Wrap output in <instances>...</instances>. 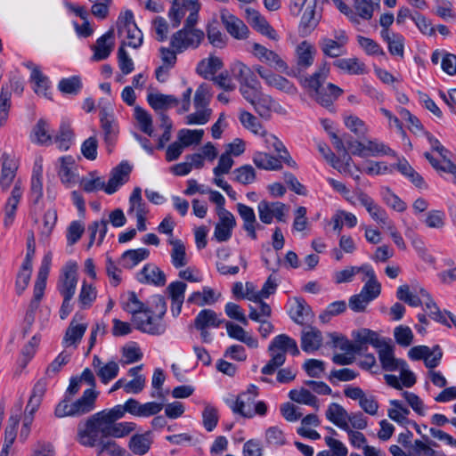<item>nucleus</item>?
<instances>
[{
  "instance_id": "f257e3e1",
  "label": "nucleus",
  "mask_w": 456,
  "mask_h": 456,
  "mask_svg": "<svg viewBox=\"0 0 456 456\" xmlns=\"http://www.w3.org/2000/svg\"><path fill=\"white\" fill-rule=\"evenodd\" d=\"M330 73V65L323 62L311 76L305 77L301 81L302 86L312 92L311 96L322 106L330 108L333 102L343 94V90L338 86L328 83L323 86Z\"/></svg>"
},
{
  "instance_id": "f03ea898",
  "label": "nucleus",
  "mask_w": 456,
  "mask_h": 456,
  "mask_svg": "<svg viewBox=\"0 0 456 456\" xmlns=\"http://www.w3.org/2000/svg\"><path fill=\"white\" fill-rule=\"evenodd\" d=\"M124 406L118 404L111 409L103 410L91 415L85 422L77 426V441L85 447H94L97 428L115 423L125 415Z\"/></svg>"
},
{
  "instance_id": "7ed1b4c3",
  "label": "nucleus",
  "mask_w": 456,
  "mask_h": 456,
  "mask_svg": "<svg viewBox=\"0 0 456 456\" xmlns=\"http://www.w3.org/2000/svg\"><path fill=\"white\" fill-rule=\"evenodd\" d=\"M117 28L119 36L126 33L127 45L133 48H139L143 40L142 33L137 27L134 13L131 10L120 12L117 20Z\"/></svg>"
},
{
  "instance_id": "20e7f679",
  "label": "nucleus",
  "mask_w": 456,
  "mask_h": 456,
  "mask_svg": "<svg viewBox=\"0 0 456 456\" xmlns=\"http://www.w3.org/2000/svg\"><path fill=\"white\" fill-rule=\"evenodd\" d=\"M132 322L136 330L152 336H160L167 330L166 322L153 314V310L150 307L142 315L135 316Z\"/></svg>"
},
{
  "instance_id": "39448f33",
  "label": "nucleus",
  "mask_w": 456,
  "mask_h": 456,
  "mask_svg": "<svg viewBox=\"0 0 456 456\" xmlns=\"http://www.w3.org/2000/svg\"><path fill=\"white\" fill-rule=\"evenodd\" d=\"M204 32L200 29L182 28L176 31L170 39V45L178 53L191 47L197 48L204 39Z\"/></svg>"
},
{
  "instance_id": "423d86ee",
  "label": "nucleus",
  "mask_w": 456,
  "mask_h": 456,
  "mask_svg": "<svg viewBox=\"0 0 456 456\" xmlns=\"http://www.w3.org/2000/svg\"><path fill=\"white\" fill-rule=\"evenodd\" d=\"M77 265L75 262H69L64 266L61 275L57 282V290L65 298H73L77 283Z\"/></svg>"
},
{
  "instance_id": "0eeeda50",
  "label": "nucleus",
  "mask_w": 456,
  "mask_h": 456,
  "mask_svg": "<svg viewBox=\"0 0 456 456\" xmlns=\"http://www.w3.org/2000/svg\"><path fill=\"white\" fill-rule=\"evenodd\" d=\"M408 356L412 361L424 360L425 366L432 370L440 364L443 352L438 345L432 349L428 346H416L409 350Z\"/></svg>"
},
{
  "instance_id": "6e6552de",
  "label": "nucleus",
  "mask_w": 456,
  "mask_h": 456,
  "mask_svg": "<svg viewBox=\"0 0 456 456\" xmlns=\"http://www.w3.org/2000/svg\"><path fill=\"white\" fill-rule=\"evenodd\" d=\"M133 167L128 161L123 160L110 172V179L104 188L105 193L111 195L129 181Z\"/></svg>"
},
{
  "instance_id": "1a4fd4ad",
  "label": "nucleus",
  "mask_w": 456,
  "mask_h": 456,
  "mask_svg": "<svg viewBox=\"0 0 456 456\" xmlns=\"http://www.w3.org/2000/svg\"><path fill=\"white\" fill-rule=\"evenodd\" d=\"M246 19L249 25L258 33L274 41L279 39L276 30L258 11L248 8L246 10Z\"/></svg>"
},
{
  "instance_id": "9d476101",
  "label": "nucleus",
  "mask_w": 456,
  "mask_h": 456,
  "mask_svg": "<svg viewBox=\"0 0 456 456\" xmlns=\"http://www.w3.org/2000/svg\"><path fill=\"white\" fill-rule=\"evenodd\" d=\"M253 53L260 61L280 72H286L288 69L286 61L278 53L258 43L253 44Z\"/></svg>"
},
{
  "instance_id": "9b49d317",
  "label": "nucleus",
  "mask_w": 456,
  "mask_h": 456,
  "mask_svg": "<svg viewBox=\"0 0 456 456\" xmlns=\"http://www.w3.org/2000/svg\"><path fill=\"white\" fill-rule=\"evenodd\" d=\"M220 17L225 29L232 37L238 40L248 37V28L240 19L230 13L226 9L221 11Z\"/></svg>"
},
{
  "instance_id": "f8f14e48",
  "label": "nucleus",
  "mask_w": 456,
  "mask_h": 456,
  "mask_svg": "<svg viewBox=\"0 0 456 456\" xmlns=\"http://www.w3.org/2000/svg\"><path fill=\"white\" fill-rule=\"evenodd\" d=\"M352 336L354 339V345L358 348L355 354H360L362 351L367 350L368 344L371 345L375 348H379L381 346H384L386 341L384 338H379L378 332L365 328L353 331Z\"/></svg>"
},
{
  "instance_id": "ddd939ff",
  "label": "nucleus",
  "mask_w": 456,
  "mask_h": 456,
  "mask_svg": "<svg viewBox=\"0 0 456 456\" xmlns=\"http://www.w3.org/2000/svg\"><path fill=\"white\" fill-rule=\"evenodd\" d=\"M136 428V424L134 422H115L110 425H104L103 427H100L97 428L96 437L94 442V447L97 444L99 436H102V438H121L127 435H129L132 431H134Z\"/></svg>"
},
{
  "instance_id": "4468645a",
  "label": "nucleus",
  "mask_w": 456,
  "mask_h": 456,
  "mask_svg": "<svg viewBox=\"0 0 456 456\" xmlns=\"http://www.w3.org/2000/svg\"><path fill=\"white\" fill-rule=\"evenodd\" d=\"M357 199L373 220L386 226L390 224L391 221L386 210L378 205L367 193L363 191L358 192Z\"/></svg>"
},
{
  "instance_id": "2eb2a0df",
  "label": "nucleus",
  "mask_w": 456,
  "mask_h": 456,
  "mask_svg": "<svg viewBox=\"0 0 456 456\" xmlns=\"http://www.w3.org/2000/svg\"><path fill=\"white\" fill-rule=\"evenodd\" d=\"M379 349V360L385 371H396L400 367L407 366L403 359L395 357L394 347L385 341V345Z\"/></svg>"
},
{
  "instance_id": "dca6fc26",
  "label": "nucleus",
  "mask_w": 456,
  "mask_h": 456,
  "mask_svg": "<svg viewBox=\"0 0 456 456\" xmlns=\"http://www.w3.org/2000/svg\"><path fill=\"white\" fill-rule=\"evenodd\" d=\"M114 28H110L105 34L96 40L95 45L92 47L94 51V61H103L110 56L114 46Z\"/></svg>"
},
{
  "instance_id": "f3484780",
  "label": "nucleus",
  "mask_w": 456,
  "mask_h": 456,
  "mask_svg": "<svg viewBox=\"0 0 456 456\" xmlns=\"http://www.w3.org/2000/svg\"><path fill=\"white\" fill-rule=\"evenodd\" d=\"M290 318L297 324L304 325L314 318L311 306L303 297H295L289 311Z\"/></svg>"
},
{
  "instance_id": "a211bd4d",
  "label": "nucleus",
  "mask_w": 456,
  "mask_h": 456,
  "mask_svg": "<svg viewBox=\"0 0 456 456\" xmlns=\"http://www.w3.org/2000/svg\"><path fill=\"white\" fill-rule=\"evenodd\" d=\"M98 392L94 388L86 389L83 395L77 401L71 403L72 417L81 416L92 411L95 407V401Z\"/></svg>"
},
{
  "instance_id": "6ab92c4d",
  "label": "nucleus",
  "mask_w": 456,
  "mask_h": 456,
  "mask_svg": "<svg viewBox=\"0 0 456 456\" xmlns=\"http://www.w3.org/2000/svg\"><path fill=\"white\" fill-rule=\"evenodd\" d=\"M268 351L282 353L285 356L287 353L293 356L300 354L297 341L286 334L274 337L269 344Z\"/></svg>"
},
{
  "instance_id": "aec40b11",
  "label": "nucleus",
  "mask_w": 456,
  "mask_h": 456,
  "mask_svg": "<svg viewBox=\"0 0 456 456\" xmlns=\"http://www.w3.org/2000/svg\"><path fill=\"white\" fill-rule=\"evenodd\" d=\"M137 280L141 283L153 284L162 287L166 284V274L158 266L152 264L145 265L137 274Z\"/></svg>"
},
{
  "instance_id": "412c9836",
  "label": "nucleus",
  "mask_w": 456,
  "mask_h": 456,
  "mask_svg": "<svg viewBox=\"0 0 456 456\" xmlns=\"http://www.w3.org/2000/svg\"><path fill=\"white\" fill-rule=\"evenodd\" d=\"M237 211L243 221L242 228L247 232V234L252 240H256V226H259V224L256 221V214L254 209L247 206L243 203H238Z\"/></svg>"
},
{
  "instance_id": "4be33fe9",
  "label": "nucleus",
  "mask_w": 456,
  "mask_h": 456,
  "mask_svg": "<svg viewBox=\"0 0 456 456\" xmlns=\"http://www.w3.org/2000/svg\"><path fill=\"white\" fill-rule=\"evenodd\" d=\"M22 193L21 183L20 181H17L5 204L4 223L6 227L10 226L14 221L17 207L22 197Z\"/></svg>"
},
{
  "instance_id": "5701e85b",
  "label": "nucleus",
  "mask_w": 456,
  "mask_h": 456,
  "mask_svg": "<svg viewBox=\"0 0 456 456\" xmlns=\"http://www.w3.org/2000/svg\"><path fill=\"white\" fill-rule=\"evenodd\" d=\"M152 443V433L146 431L143 434L133 435L128 442V448L134 454L142 456L150 451Z\"/></svg>"
},
{
  "instance_id": "b1692460",
  "label": "nucleus",
  "mask_w": 456,
  "mask_h": 456,
  "mask_svg": "<svg viewBox=\"0 0 456 456\" xmlns=\"http://www.w3.org/2000/svg\"><path fill=\"white\" fill-rule=\"evenodd\" d=\"M82 319H83V315H81L77 313L74 315L71 322L69 323V325L66 330V333H65L63 340H62V344L65 346H69L70 345L77 344L83 338V336L86 330L87 325L85 323H79V324L76 323V322L77 320H82Z\"/></svg>"
},
{
  "instance_id": "393cba45",
  "label": "nucleus",
  "mask_w": 456,
  "mask_h": 456,
  "mask_svg": "<svg viewBox=\"0 0 456 456\" xmlns=\"http://www.w3.org/2000/svg\"><path fill=\"white\" fill-rule=\"evenodd\" d=\"M298 72L306 70L314 63L315 49L307 41L300 43L296 50Z\"/></svg>"
},
{
  "instance_id": "a878e982",
  "label": "nucleus",
  "mask_w": 456,
  "mask_h": 456,
  "mask_svg": "<svg viewBox=\"0 0 456 456\" xmlns=\"http://www.w3.org/2000/svg\"><path fill=\"white\" fill-rule=\"evenodd\" d=\"M231 72L240 86L256 85L259 82L254 70L241 61H234L231 66Z\"/></svg>"
},
{
  "instance_id": "bb28decb",
  "label": "nucleus",
  "mask_w": 456,
  "mask_h": 456,
  "mask_svg": "<svg viewBox=\"0 0 456 456\" xmlns=\"http://www.w3.org/2000/svg\"><path fill=\"white\" fill-rule=\"evenodd\" d=\"M325 416L328 420L343 430L348 429L349 413L337 403H331L326 411Z\"/></svg>"
},
{
  "instance_id": "cd10ccee",
  "label": "nucleus",
  "mask_w": 456,
  "mask_h": 456,
  "mask_svg": "<svg viewBox=\"0 0 456 456\" xmlns=\"http://www.w3.org/2000/svg\"><path fill=\"white\" fill-rule=\"evenodd\" d=\"M225 321L219 319L216 313L212 309H203L200 311L194 319V327L196 330H203L204 328H218Z\"/></svg>"
},
{
  "instance_id": "c85d7f7f",
  "label": "nucleus",
  "mask_w": 456,
  "mask_h": 456,
  "mask_svg": "<svg viewBox=\"0 0 456 456\" xmlns=\"http://www.w3.org/2000/svg\"><path fill=\"white\" fill-rule=\"evenodd\" d=\"M255 398L250 396L248 393H241L238 395L236 401L230 405L233 413L240 414L244 418H253V405Z\"/></svg>"
},
{
  "instance_id": "c756f323",
  "label": "nucleus",
  "mask_w": 456,
  "mask_h": 456,
  "mask_svg": "<svg viewBox=\"0 0 456 456\" xmlns=\"http://www.w3.org/2000/svg\"><path fill=\"white\" fill-rule=\"evenodd\" d=\"M215 290L208 286L203 287L202 292L194 291L187 298L186 303L188 305H195L198 306L211 305L215 304L218 299Z\"/></svg>"
},
{
  "instance_id": "7c9ffc66",
  "label": "nucleus",
  "mask_w": 456,
  "mask_h": 456,
  "mask_svg": "<svg viewBox=\"0 0 456 456\" xmlns=\"http://www.w3.org/2000/svg\"><path fill=\"white\" fill-rule=\"evenodd\" d=\"M322 343V332L314 327L308 331H303L301 336V347L305 353L318 350Z\"/></svg>"
},
{
  "instance_id": "2f4dec72",
  "label": "nucleus",
  "mask_w": 456,
  "mask_h": 456,
  "mask_svg": "<svg viewBox=\"0 0 456 456\" xmlns=\"http://www.w3.org/2000/svg\"><path fill=\"white\" fill-rule=\"evenodd\" d=\"M147 102L155 110H166L178 105L179 102L175 96L163 94H149Z\"/></svg>"
},
{
  "instance_id": "473e14b6",
  "label": "nucleus",
  "mask_w": 456,
  "mask_h": 456,
  "mask_svg": "<svg viewBox=\"0 0 456 456\" xmlns=\"http://www.w3.org/2000/svg\"><path fill=\"white\" fill-rule=\"evenodd\" d=\"M150 256L148 248L128 249L121 256V265L126 269H132Z\"/></svg>"
},
{
  "instance_id": "72a5a7b5",
  "label": "nucleus",
  "mask_w": 456,
  "mask_h": 456,
  "mask_svg": "<svg viewBox=\"0 0 456 456\" xmlns=\"http://www.w3.org/2000/svg\"><path fill=\"white\" fill-rule=\"evenodd\" d=\"M98 448V456L106 453L110 456H129V452L119 446L114 440L102 438L99 436L96 446Z\"/></svg>"
},
{
  "instance_id": "f704fd0d",
  "label": "nucleus",
  "mask_w": 456,
  "mask_h": 456,
  "mask_svg": "<svg viewBox=\"0 0 456 456\" xmlns=\"http://www.w3.org/2000/svg\"><path fill=\"white\" fill-rule=\"evenodd\" d=\"M333 65L350 75H362L366 72L365 64L358 58L338 59Z\"/></svg>"
},
{
  "instance_id": "c9c22d12",
  "label": "nucleus",
  "mask_w": 456,
  "mask_h": 456,
  "mask_svg": "<svg viewBox=\"0 0 456 456\" xmlns=\"http://www.w3.org/2000/svg\"><path fill=\"white\" fill-rule=\"evenodd\" d=\"M171 250V263L175 268H181L187 265L188 260L186 257L185 246L181 240H170Z\"/></svg>"
},
{
  "instance_id": "e433bc0d",
  "label": "nucleus",
  "mask_w": 456,
  "mask_h": 456,
  "mask_svg": "<svg viewBox=\"0 0 456 456\" xmlns=\"http://www.w3.org/2000/svg\"><path fill=\"white\" fill-rule=\"evenodd\" d=\"M315 3L313 6H308L300 20L299 32L302 36L309 35L318 25L319 20L315 18Z\"/></svg>"
},
{
  "instance_id": "4c0bfd02",
  "label": "nucleus",
  "mask_w": 456,
  "mask_h": 456,
  "mask_svg": "<svg viewBox=\"0 0 456 456\" xmlns=\"http://www.w3.org/2000/svg\"><path fill=\"white\" fill-rule=\"evenodd\" d=\"M253 162L258 168L265 170H279L282 167L280 159L265 152H256Z\"/></svg>"
},
{
  "instance_id": "58836bf2",
  "label": "nucleus",
  "mask_w": 456,
  "mask_h": 456,
  "mask_svg": "<svg viewBox=\"0 0 456 456\" xmlns=\"http://www.w3.org/2000/svg\"><path fill=\"white\" fill-rule=\"evenodd\" d=\"M239 119L245 128L250 130L255 134L261 136H265L267 134L266 130L263 127L257 118L248 111H240Z\"/></svg>"
},
{
  "instance_id": "ea45409f",
  "label": "nucleus",
  "mask_w": 456,
  "mask_h": 456,
  "mask_svg": "<svg viewBox=\"0 0 456 456\" xmlns=\"http://www.w3.org/2000/svg\"><path fill=\"white\" fill-rule=\"evenodd\" d=\"M207 36L209 43L213 46L223 48L226 45V37L221 32L220 25L216 20L208 24Z\"/></svg>"
},
{
  "instance_id": "a19ab883",
  "label": "nucleus",
  "mask_w": 456,
  "mask_h": 456,
  "mask_svg": "<svg viewBox=\"0 0 456 456\" xmlns=\"http://www.w3.org/2000/svg\"><path fill=\"white\" fill-rule=\"evenodd\" d=\"M148 307L138 299L137 295L134 291L127 293L126 301L123 303V309L132 314V321L134 320L135 316L142 315Z\"/></svg>"
},
{
  "instance_id": "79ce46f5",
  "label": "nucleus",
  "mask_w": 456,
  "mask_h": 456,
  "mask_svg": "<svg viewBox=\"0 0 456 456\" xmlns=\"http://www.w3.org/2000/svg\"><path fill=\"white\" fill-rule=\"evenodd\" d=\"M74 133L69 123L62 122L60 126L59 133L55 137V142L58 148L62 151H68L72 144Z\"/></svg>"
},
{
  "instance_id": "37998d69",
  "label": "nucleus",
  "mask_w": 456,
  "mask_h": 456,
  "mask_svg": "<svg viewBox=\"0 0 456 456\" xmlns=\"http://www.w3.org/2000/svg\"><path fill=\"white\" fill-rule=\"evenodd\" d=\"M61 166L58 175L63 183H71L76 182V175L72 171L74 159L71 156H64L60 159Z\"/></svg>"
},
{
  "instance_id": "c03bdc74",
  "label": "nucleus",
  "mask_w": 456,
  "mask_h": 456,
  "mask_svg": "<svg viewBox=\"0 0 456 456\" xmlns=\"http://www.w3.org/2000/svg\"><path fill=\"white\" fill-rule=\"evenodd\" d=\"M289 397L296 403L310 405L316 409L319 408L317 397L305 388L290 390Z\"/></svg>"
},
{
  "instance_id": "a18cd8bd",
  "label": "nucleus",
  "mask_w": 456,
  "mask_h": 456,
  "mask_svg": "<svg viewBox=\"0 0 456 456\" xmlns=\"http://www.w3.org/2000/svg\"><path fill=\"white\" fill-rule=\"evenodd\" d=\"M30 80L35 84L33 90L37 94H43L49 98L47 90L49 89V78L45 76L39 68H34L30 75Z\"/></svg>"
},
{
  "instance_id": "49530a36",
  "label": "nucleus",
  "mask_w": 456,
  "mask_h": 456,
  "mask_svg": "<svg viewBox=\"0 0 456 456\" xmlns=\"http://www.w3.org/2000/svg\"><path fill=\"white\" fill-rule=\"evenodd\" d=\"M319 45L323 54L328 57L336 58L346 53V48L331 38L323 37Z\"/></svg>"
},
{
  "instance_id": "de8ad7c7",
  "label": "nucleus",
  "mask_w": 456,
  "mask_h": 456,
  "mask_svg": "<svg viewBox=\"0 0 456 456\" xmlns=\"http://www.w3.org/2000/svg\"><path fill=\"white\" fill-rule=\"evenodd\" d=\"M82 86V81L78 76L62 78L60 80L58 85V88L62 94L73 95L78 94Z\"/></svg>"
},
{
  "instance_id": "09e8293b",
  "label": "nucleus",
  "mask_w": 456,
  "mask_h": 456,
  "mask_svg": "<svg viewBox=\"0 0 456 456\" xmlns=\"http://www.w3.org/2000/svg\"><path fill=\"white\" fill-rule=\"evenodd\" d=\"M223 62L218 57H210L208 62L205 63L203 61L198 65L197 72L203 78L208 79L209 75H214L217 70L221 69Z\"/></svg>"
},
{
  "instance_id": "8fccbe9b",
  "label": "nucleus",
  "mask_w": 456,
  "mask_h": 456,
  "mask_svg": "<svg viewBox=\"0 0 456 456\" xmlns=\"http://www.w3.org/2000/svg\"><path fill=\"white\" fill-rule=\"evenodd\" d=\"M273 100L271 96L260 94L259 96L252 103L255 110L265 118L271 117V109L273 107Z\"/></svg>"
},
{
  "instance_id": "3c124183",
  "label": "nucleus",
  "mask_w": 456,
  "mask_h": 456,
  "mask_svg": "<svg viewBox=\"0 0 456 456\" xmlns=\"http://www.w3.org/2000/svg\"><path fill=\"white\" fill-rule=\"evenodd\" d=\"M134 118L139 123L140 129L149 136H152V118L149 112L137 106L134 108Z\"/></svg>"
},
{
  "instance_id": "603ef678",
  "label": "nucleus",
  "mask_w": 456,
  "mask_h": 456,
  "mask_svg": "<svg viewBox=\"0 0 456 456\" xmlns=\"http://www.w3.org/2000/svg\"><path fill=\"white\" fill-rule=\"evenodd\" d=\"M204 131L202 129H181L178 133V139L183 147L198 144L202 140Z\"/></svg>"
},
{
  "instance_id": "864d4df0",
  "label": "nucleus",
  "mask_w": 456,
  "mask_h": 456,
  "mask_svg": "<svg viewBox=\"0 0 456 456\" xmlns=\"http://www.w3.org/2000/svg\"><path fill=\"white\" fill-rule=\"evenodd\" d=\"M268 352L270 354L271 359L264 367H262L261 373L263 375L274 374L286 362V356L282 353H275L273 351Z\"/></svg>"
},
{
  "instance_id": "5fc2aeb1",
  "label": "nucleus",
  "mask_w": 456,
  "mask_h": 456,
  "mask_svg": "<svg viewBox=\"0 0 456 456\" xmlns=\"http://www.w3.org/2000/svg\"><path fill=\"white\" fill-rule=\"evenodd\" d=\"M96 294L95 288L84 281L78 295L80 307L82 309L89 308L96 299Z\"/></svg>"
},
{
  "instance_id": "6e6d98bb",
  "label": "nucleus",
  "mask_w": 456,
  "mask_h": 456,
  "mask_svg": "<svg viewBox=\"0 0 456 456\" xmlns=\"http://www.w3.org/2000/svg\"><path fill=\"white\" fill-rule=\"evenodd\" d=\"M233 174V180L244 185L252 183L256 180V171L250 165H244L234 169Z\"/></svg>"
},
{
  "instance_id": "4d7b16f0",
  "label": "nucleus",
  "mask_w": 456,
  "mask_h": 456,
  "mask_svg": "<svg viewBox=\"0 0 456 456\" xmlns=\"http://www.w3.org/2000/svg\"><path fill=\"white\" fill-rule=\"evenodd\" d=\"M118 364L114 361H110L97 370L96 374L103 384H108L118 376Z\"/></svg>"
},
{
  "instance_id": "13d9d810",
  "label": "nucleus",
  "mask_w": 456,
  "mask_h": 456,
  "mask_svg": "<svg viewBox=\"0 0 456 456\" xmlns=\"http://www.w3.org/2000/svg\"><path fill=\"white\" fill-rule=\"evenodd\" d=\"M219 419L217 410L211 406L207 405L202 411V423L208 432L213 431L217 426Z\"/></svg>"
},
{
  "instance_id": "bf43d9fd",
  "label": "nucleus",
  "mask_w": 456,
  "mask_h": 456,
  "mask_svg": "<svg viewBox=\"0 0 456 456\" xmlns=\"http://www.w3.org/2000/svg\"><path fill=\"white\" fill-rule=\"evenodd\" d=\"M277 288V283L272 279L270 276L266 281L264 283L261 290L256 292V295L250 296L249 293H247V299L252 302H260L261 298H267L269 296L275 293Z\"/></svg>"
},
{
  "instance_id": "052dcab7",
  "label": "nucleus",
  "mask_w": 456,
  "mask_h": 456,
  "mask_svg": "<svg viewBox=\"0 0 456 456\" xmlns=\"http://www.w3.org/2000/svg\"><path fill=\"white\" fill-rule=\"evenodd\" d=\"M329 336L331 339L330 345L332 347L339 348L347 354H355L357 352L358 348L354 345V342L349 341L346 337L339 336L337 333H330Z\"/></svg>"
},
{
  "instance_id": "680f3d73",
  "label": "nucleus",
  "mask_w": 456,
  "mask_h": 456,
  "mask_svg": "<svg viewBox=\"0 0 456 456\" xmlns=\"http://www.w3.org/2000/svg\"><path fill=\"white\" fill-rule=\"evenodd\" d=\"M71 355L66 351L61 352L56 358L48 365L45 374L53 377L59 373L61 368L70 361Z\"/></svg>"
},
{
  "instance_id": "e2e57ef3",
  "label": "nucleus",
  "mask_w": 456,
  "mask_h": 456,
  "mask_svg": "<svg viewBox=\"0 0 456 456\" xmlns=\"http://www.w3.org/2000/svg\"><path fill=\"white\" fill-rule=\"evenodd\" d=\"M394 337L396 343L403 347L411 346L414 338L411 328L403 325H400L395 329Z\"/></svg>"
},
{
  "instance_id": "0e129e2a",
  "label": "nucleus",
  "mask_w": 456,
  "mask_h": 456,
  "mask_svg": "<svg viewBox=\"0 0 456 456\" xmlns=\"http://www.w3.org/2000/svg\"><path fill=\"white\" fill-rule=\"evenodd\" d=\"M346 309V304L343 300L330 303L327 308L320 314L319 318L322 322H328L331 317L344 313Z\"/></svg>"
},
{
  "instance_id": "69168bd1",
  "label": "nucleus",
  "mask_w": 456,
  "mask_h": 456,
  "mask_svg": "<svg viewBox=\"0 0 456 456\" xmlns=\"http://www.w3.org/2000/svg\"><path fill=\"white\" fill-rule=\"evenodd\" d=\"M357 42L368 55H385L382 47L371 38L357 36Z\"/></svg>"
},
{
  "instance_id": "338daca9",
  "label": "nucleus",
  "mask_w": 456,
  "mask_h": 456,
  "mask_svg": "<svg viewBox=\"0 0 456 456\" xmlns=\"http://www.w3.org/2000/svg\"><path fill=\"white\" fill-rule=\"evenodd\" d=\"M84 232L85 226L80 221H72L69 224L66 232L68 244L70 246L76 244L81 239Z\"/></svg>"
},
{
  "instance_id": "774afa93",
  "label": "nucleus",
  "mask_w": 456,
  "mask_h": 456,
  "mask_svg": "<svg viewBox=\"0 0 456 456\" xmlns=\"http://www.w3.org/2000/svg\"><path fill=\"white\" fill-rule=\"evenodd\" d=\"M345 125L357 136H364L368 131L364 121L354 115L345 118Z\"/></svg>"
}]
</instances>
